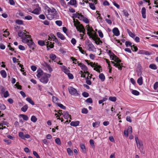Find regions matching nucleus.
I'll list each match as a JSON object with an SVG mask.
<instances>
[{
    "mask_svg": "<svg viewBox=\"0 0 158 158\" xmlns=\"http://www.w3.org/2000/svg\"><path fill=\"white\" fill-rule=\"evenodd\" d=\"M15 86H16V87H17V88L19 89H22V87L20 85H19V82H17L16 83L15 85Z\"/></svg>",
    "mask_w": 158,
    "mask_h": 158,
    "instance_id": "obj_53",
    "label": "nucleus"
},
{
    "mask_svg": "<svg viewBox=\"0 0 158 158\" xmlns=\"http://www.w3.org/2000/svg\"><path fill=\"white\" fill-rule=\"evenodd\" d=\"M53 36L54 37V40H53L57 44H59L60 42L58 40V39L56 37V36L53 35Z\"/></svg>",
    "mask_w": 158,
    "mask_h": 158,
    "instance_id": "obj_46",
    "label": "nucleus"
},
{
    "mask_svg": "<svg viewBox=\"0 0 158 158\" xmlns=\"http://www.w3.org/2000/svg\"><path fill=\"white\" fill-rule=\"evenodd\" d=\"M84 22H85V23H89V21L88 20V19L85 17H84V18L83 19V20H82Z\"/></svg>",
    "mask_w": 158,
    "mask_h": 158,
    "instance_id": "obj_59",
    "label": "nucleus"
},
{
    "mask_svg": "<svg viewBox=\"0 0 158 158\" xmlns=\"http://www.w3.org/2000/svg\"><path fill=\"white\" fill-rule=\"evenodd\" d=\"M110 57L112 60L115 61L116 60L118 57L113 53H111L110 55Z\"/></svg>",
    "mask_w": 158,
    "mask_h": 158,
    "instance_id": "obj_24",
    "label": "nucleus"
},
{
    "mask_svg": "<svg viewBox=\"0 0 158 158\" xmlns=\"http://www.w3.org/2000/svg\"><path fill=\"white\" fill-rule=\"evenodd\" d=\"M38 44L41 46H43L45 44V43L44 41L39 40L38 41Z\"/></svg>",
    "mask_w": 158,
    "mask_h": 158,
    "instance_id": "obj_44",
    "label": "nucleus"
},
{
    "mask_svg": "<svg viewBox=\"0 0 158 158\" xmlns=\"http://www.w3.org/2000/svg\"><path fill=\"white\" fill-rule=\"evenodd\" d=\"M86 101L87 102L90 103H92L93 102L92 99L90 98H89L87 99Z\"/></svg>",
    "mask_w": 158,
    "mask_h": 158,
    "instance_id": "obj_64",
    "label": "nucleus"
},
{
    "mask_svg": "<svg viewBox=\"0 0 158 158\" xmlns=\"http://www.w3.org/2000/svg\"><path fill=\"white\" fill-rule=\"evenodd\" d=\"M0 73L3 77L6 78V77L7 75L6 73L5 70H1L0 71Z\"/></svg>",
    "mask_w": 158,
    "mask_h": 158,
    "instance_id": "obj_26",
    "label": "nucleus"
},
{
    "mask_svg": "<svg viewBox=\"0 0 158 158\" xmlns=\"http://www.w3.org/2000/svg\"><path fill=\"white\" fill-rule=\"evenodd\" d=\"M46 43L47 44L46 45H47V47L48 50H49L48 47H50V48H52L54 47V44H52L51 42H47Z\"/></svg>",
    "mask_w": 158,
    "mask_h": 158,
    "instance_id": "obj_22",
    "label": "nucleus"
},
{
    "mask_svg": "<svg viewBox=\"0 0 158 158\" xmlns=\"http://www.w3.org/2000/svg\"><path fill=\"white\" fill-rule=\"evenodd\" d=\"M100 122L99 121H97L93 123H92L93 127L94 128H97L100 126Z\"/></svg>",
    "mask_w": 158,
    "mask_h": 158,
    "instance_id": "obj_23",
    "label": "nucleus"
},
{
    "mask_svg": "<svg viewBox=\"0 0 158 158\" xmlns=\"http://www.w3.org/2000/svg\"><path fill=\"white\" fill-rule=\"evenodd\" d=\"M16 23L18 24L21 25L23 24V23L22 21L21 20H16Z\"/></svg>",
    "mask_w": 158,
    "mask_h": 158,
    "instance_id": "obj_54",
    "label": "nucleus"
},
{
    "mask_svg": "<svg viewBox=\"0 0 158 158\" xmlns=\"http://www.w3.org/2000/svg\"><path fill=\"white\" fill-rule=\"evenodd\" d=\"M55 142L58 145L61 144V142L59 138H57L55 139Z\"/></svg>",
    "mask_w": 158,
    "mask_h": 158,
    "instance_id": "obj_51",
    "label": "nucleus"
},
{
    "mask_svg": "<svg viewBox=\"0 0 158 158\" xmlns=\"http://www.w3.org/2000/svg\"><path fill=\"white\" fill-rule=\"evenodd\" d=\"M63 114V116L64 118H68L69 117L70 119H71V115H69L68 112H64L63 113V114ZM71 121L70 120L69 121V122H70Z\"/></svg>",
    "mask_w": 158,
    "mask_h": 158,
    "instance_id": "obj_18",
    "label": "nucleus"
},
{
    "mask_svg": "<svg viewBox=\"0 0 158 158\" xmlns=\"http://www.w3.org/2000/svg\"><path fill=\"white\" fill-rule=\"evenodd\" d=\"M57 36L61 40H64L65 39V37L63 34L60 32H57L56 33Z\"/></svg>",
    "mask_w": 158,
    "mask_h": 158,
    "instance_id": "obj_15",
    "label": "nucleus"
},
{
    "mask_svg": "<svg viewBox=\"0 0 158 158\" xmlns=\"http://www.w3.org/2000/svg\"><path fill=\"white\" fill-rule=\"evenodd\" d=\"M4 141L7 143L8 144H10L11 143V141L9 140L6 139H4Z\"/></svg>",
    "mask_w": 158,
    "mask_h": 158,
    "instance_id": "obj_61",
    "label": "nucleus"
},
{
    "mask_svg": "<svg viewBox=\"0 0 158 158\" xmlns=\"http://www.w3.org/2000/svg\"><path fill=\"white\" fill-rule=\"evenodd\" d=\"M52 101H53L56 103V104L57 103H57V101L58 100V98L56 97H55V96H53L52 97Z\"/></svg>",
    "mask_w": 158,
    "mask_h": 158,
    "instance_id": "obj_36",
    "label": "nucleus"
},
{
    "mask_svg": "<svg viewBox=\"0 0 158 158\" xmlns=\"http://www.w3.org/2000/svg\"><path fill=\"white\" fill-rule=\"evenodd\" d=\"M111 62L114 64V66H115L116 67L118 68L119 70H122V67H123V66L121 65L120 64L115 63L114 61H111Z\"/></svg>",
    "mask_w": 158,
    "mask_h": 158,
    "instance_id": "obj_13",
    "label": "nucleus"
},
{
    "mask_svg": "<svg viewBox=\"0 0 158 158\" xmlns=\"http://www.w3.org/2000/svg\"><path fill=\"white\" fill-rule=\"evenodd\" d=\"M21 116L23 118V119L27 121L28 119V118L27 116L26 115L24 114H21Z\"/></svg>",
    "mask_w": 158,
    "mask_h": 158,
    "instance_id": "obj_41",
    "label": "nucleus"
},
{
    "mask_svg": "<svg viewBox=\"0 0 158 158\" xmlns=\"http://www.w3.org/2000/svg\"><path fill=\"white\" fill-rule=\"evenodd\" d=\"M149 67L153 69H157L156 65L154 64H151L149 65Z\"/></svg>",
    "mask_w": 158,
    "mask_h": 158,
    "instance_id": "obj_32",
    "label": "nucleus"
},
{
    "mask_svg": "<svg viewBox=\"0 0 158 158\" xmlns=\"http://www.w3.org/2000/svg\"><path fill=\"white\" fill-rule=\"evenodd\" d=\"M132 93L135 95H138L139 94V92L136 90H133Z\"/></svg>",
    "mask_w": 158,
    "mask_h": 158,
    "instance_id": "obj_42",
    "label": "nucleus"
},
{
    "mask_svg": "<svg viewBox=\"0 0 158 158\" xmlns=\"http://www.w3.org/2000/svg\"><path fill=\"white\" fill-rule=\"evenodd\" d=\"M81 112L83 114H86L88 113V110L86 108H84L82 109Z\"/></svg>",
    "mask_w": 158,
    "mask_h": 158,
    "instance_id": "obj_33",
    "label": "nucleus"
},
{
    "mask_svg": "<svg viewBox=\"0 0 158 158\" xmlns=\"http://www.w3.org/2000/svg\"><path fill=\"white\" fill-rule=\"evenodd\" d=\"M40 8L39 7L38 8L35 9L33 11H29V12L35 14L39 15L40 13Z\"/></svg>",
    "mask_w": 158,
    "mask_h": 158,
    "instance_id": "obj_14",
    "label": "nucleus"
},
{
    "mask_svg": "<svg viewBox=\"0 0 158 158\" xmlns=\"http://www.w3.org/2000/svg\"><path fill=\"white\" fill-rule=\"evenodd\" d=\"M89 7L91 9L93 10H94L95 9V7L94 5L92 3H89Z\"/></svg>",
    "mask_w": 158,
    "mask_h": 158,
    "instance_id": "obj_45",
    "label": "nucleus"
},
{
    "mask_svg": "<svg viewBox=\"0 0 158 158\" xmlns=\"http://www.w3.org/2000/svg\"><path fill=\"white\" fill-rule=\"evenodd\" d=\"M78 63V65L81 67V69L83 70L84 71V73H87L88 76H89V72L87 71L88 68L87 67L83 64L81 63H78V62H77Z\"/></svg>",
    "mask_w": 158,
    "mask_h": 158,
    "instance_id": "obj_8",
    "label": "nucleus"
},
{
    "mask_svg": "<svg viewBox=\"0 0 158 158\" xmlns=\"http://www.w3.org/2000/svg\"><path fill=\"white\" fill-rule=\"evenodd\" d=\"M51 75L47 73H44L40 79V81L44 84H46L48 81V78H49Z\"/></svg>",
    "mask_w": 158,
    "mask_h": 158,
    "instance_id": "obj_6",
    "label": "nucleus"
},
{
    "mask_svg": "<svg viewBox=\"0 0 158 158\" xmlns=\"http://www.w3.org/2000/svg\"><path fill=\"white\" fill-rule=\"evenodd\" d=\"M98 33L99 34V36L101 38H102L103 37V35L102 32V31L100 30H99L98 31Z\"/></svg>",
    "mask_w": 158,
    "mask_h": 158,
    "instance_id": "obj_52",
    "label": "nucleus"
},
{
    "mask_svg": "<svg viewBox=\"0 0 158 158\" xmlns=\"http://www.w3.org/2000/svg\"><path fill=\"white\" fill-rule=\"evenodd\" d=\"M37 119V118L34 115L32 116L31 118V121L34 123L36 122Z\"/></svg>",
    "mask_w": 158,
    "mask_h": 158,
    "instance_id": "obj_30",
    "label": "nucleus"
},
{
    "mask_svg": "<svg viewBox=\"0 0 158 158\" xmlns=\"http://www.w3.org/2000/svg\"><path fill=\"white\" fill-rule=\"evenodd\" d=\"M87 34L90 36V38H92L95 41L97 44H98L100 43H102V42L100 40V39L98 36L96 32H94V33L87 32Z\"/></svg>",
    "mask_w": 158,
    "mask_h": 158,
    "instance_id": "obj_3",
    "label": "nucleus"
},
{
    "mask_svg": "<svg viewBox=\"0 0 158 158\" xmlns=\"http://www.w3.org/2000/svg\"><path fill=\"white\" fill-rule=\"evenodd\" d=\"M132 127L129 126L128 127L127 130H125L124 132V134L125 136L127 137H128V134H131L132 132Z\"/></svg>",
    "mask_w": 158,
    "mask_h": 158,
    "instance_id": "obj_9",
    "label": "nucleus"
},
{
    "mask_svg": "<svg viewBox=\"0 0 158 158\" xmlns=\"http://www.w3.org/2000/svg\"><path fill=\"white\" fill-rule=\"evenodd\" d=\"M37 76L38 78H40L41 77L44 73L41 69H38L37 71Z\"/></svg>",
    "mask_w": 158,
    "mask_h": 158,
    "instance_id": "obj_16",
    "label": "nucleus"
},
{
    "mask_svg": "<svg viewBox=\"0 0 158 158\" xmlns=\"http://www.w3.org/2000/svg\"><path fill=\"white\" fill-rule=\"evenodd\" d=\"M85 61L87 63L88 65H90L92 67H94V69L98 73H100L101 71H102L101 67L96 64L95 63H93L92 62H89L88 60H85Z\"/></svg>",
    "mask_w": 158,
    "mask_h": 158,
    "instance_id": "obj_4",
    "label": "nucleus"
},
{
    "mask_svg": "<svg viewBox=\"0 0 158 158\" xmlns=\"http://www.w3.org/2000/svg\"><path fill=\"white\" fill-rule=\"evenodd\" d=\"M19 136L21 137L22 139H25V136L24 134L22 132H20L19 134Z\"/></svg>",
    "mask_w": 158,
    "mask_h": 158,
    "instance_id": "obj_39",
    "label": "nucleus"
},
{
    "mask_svg": "<svg viewBox=\"0 0 158 158\" xmlns=\"http://www.w3.org/2000/svg\"><path fill=\"white\" fill-rule=\"evenodd\" d=\"M55 23L59 26H60L62 25V22L60 20H57L55 22Z\"/></svg>",
    "mask_w": 158,
    "mask_h": 158,
    "instance_id": "obj_35",
    "label": "nucleus"
},
{
    "mask_svg": "<svg viewBox=\"0 0 158 158\" xmlns=\"http://www.w3.org/2000/svg\"><path fill=\"white\" fill-rule=\"evenodd\" d=\"M86 27L87 28L86 29L88 31L87 32H90V33H92V32L94 31L92 28V27H90L89 25H87L86 26Z\"/></svg>",
    "mask_w": 158,
    "mask_h": 158,
    "instance_id": "obj_25",
    "label": "nucleus"
},
{
    "mask_svg": "<svg viewBox=\"0 0 158 158\" xmlns=\"http://www.w3.org/2000/svg\"><path fill=\"white\" fill-rule=\"evenodd\" d=\"M99 78L102 81H104L105 79V76L103 74L100 73L99 75Z\"/></svg>",
    "mask_w": 158,
    "mask_h": 158,
    "instance_id": "obj_28",
    "label": "nucleus"
},
{
    "mask_svg": "<svg viewBox=\"0 0 158 158\" xmlns=\"http://www.w3.org/2000/svg\"><path fill=\"white\" fill-rule=\"evenodd\" d=\"M33 154L34 156L36 157V158H40V156L36 152L34 151H33Z\"/></svg>",
    "mask_w": 158,
    "mask_h": 158,
    "instance_id": "obj_57",
    "label": "nucleus"
},
{
    "mask_svg": "<svg viewBox=\"0 0 158 158\" xmlns=\"http://www.w3.org/2000/svg\"><path fill=\"white\" fill-rule=\"evenodd\" d=\"M158 87V82H156L154 85V88L156 89Z\"/></svg>",
    "mask_w": 158,
    "mask_h": 158,
    "instance_id": "obj_63",
    "label": "nucleus"
},
{
    "mask_svg": "<svg viewBox=\"0 0 158 158\" xmlns=\"http://www.w3.org/2000/svg\"><path fill=\"white\" fill-rule=\"evenodd\" d=\"M76 18H78L80 20H82L84 18V16L81 14L77 13L75 15Z\"/></svg>",
    "mask_w": 158,
    "mask_h": 158,
    "instance_id": "obj_17",
    "label": "nucleus"
},
{
    "mask_svg": "<svg viewBox=\"0 0 158 158\" xmlns=\"http://www.w3.org/2000/svg\"><path fill=\"white\" fill-rule=\"evenodd\" d=\"M28 109V106L26 105L21 108V110L23 112H25Z\"/></svg>",
    "mask_w": 158,
    "mask_h": 158,
    "instance_id": "obj_31",
    "label": "nucleus"
},
{
    "mask_svg": "<svg viewBox=\"0 0 158 158\" xmlns=\"http://www.w3.org/2000/svg\"><path fill=\"white\" fill-rule=\"evenodd\" d=\"M80 123L79 121H72L70 123V125L71 126L76 127L79 125Z\"/></svg>",
    "mask_w": 158,
    "mask_h": 158,
    "instance_id": "obj_21",
    "label": "nucleus"
},
{
    "mask_svg": "<svg viewBox=\"0 0 158 158\" xmlns=\"http://www.w3.org/2000/svg\"><path fill=\"white\" fill-rule=\"evenodd\" d=\"M125 45L126 47L130 46L131 47H132V44L131 42L129 41H126L125 42Z\"/></svg>",
    "mask_w": 158,
    "mask_h": 158,
    "instance_id": "obj_43",
    "label": "nucleus"
},
{
    "mask_svg": "<svg viewBox=\"0 0 158 158\" xmlns=\"http://www.w3.org/2000/svg\"><path fill=\"white\" fill-rule=\"evenodd\" d=\"M60 67L62 70L66 74L69 73V70L65 66H62Z\"/></svg>",
    "mask_w": 158,
    "mask_h": 158,
    "instance_id": "obj_19",
    "label": "nucleus"
},
{
    "mask_svg": "<svg viewBox=\"0 0 158 158\" xmlns=\"http://www.w3.org/2000/svg\"><path fill=\"white\" fill-rule=\"evenodd\" d=\"M69 93L73 95L77 96L78 94L77 90L71 86H69L68 88Z\"/></svg>",
    "mask_w": 158,
    "mask_h": 158,
    "instance_id": "obj_7",
    "label": "nucleus"
},
{
    "mask_svg": "<svg viewBox=\"0 0 158 158\" xmlns=\"http://www.w3.org/2000/svg\"><path fill=\"white\" fill-rule=\"evenodd\" d=\"M71 42L73 45H74L76 44V40L74 38H73L71 40Z\"/></svg>",
    "mask_w": 158,
    "mask_h": 158,
    "instance_id": "obj_58",
    "label": "nucleus"
},
{
    "mask_svg": "<svg viewBox=\"0 0 158 158\" xmlns=\"http://www.w3.org/2000/svg\"><path fill=\"white\" fill-rule=\"evenodd\" d=\"M69 77V79H73V75L69 73H69L67 74Z\"/></svg>",
    "mask_w": 158,
    "mask_h": 158,
    "instance_id": "obj_55",
    "label": "nucleus"
},
{
    "mask_svg": "<svg viewBox=\"0 0 158 158\" xmlns=\"http://www.w3.org/2000/svg\"><path fill=\"white\" fill-rule=\"evenodd\" d=\"M135 140L136 142L137 147L139 148L141 152L144 154V152L143 151V146L142 142L140 141L137 136L135 137Z\"/></svg>",
    "mask_w": 158,
    "mask_h": 158,
    "instance_id": "obj_5",
    "label": "nucleus"
},
{
    "mask_svg": "<svg viewBox=\"0 0 158 158\" xmlns=\"http://www.w3.org/2000/svg\"><path fill=\"white\" fill-rule=\"evenodd\" d=\"M131 49L133 51H134L136 52L138 50V48L136 46H135L134 45H132V47H131Z\"/></svg>",
    "mask_w": 158,
    "mask_h": 158,
    "instance_id": "obj_48",
    "label": "nucleus"
},
{
    "mask_svg": "<svg viewBox=\"0 0 158 158\" xmlns=\"http://www.w3.org/2000/svg\"><path fill=\"white\" fill-rule=\"evenodd\" d=\"M3 32L4 34H3V35L6 37L7 36L9 35L10 34L9 32L8 31H7L6 30L5 31H4Z\"/></svg>",
    "mask_w": 158,
    "mask_h": 158,
    "instance_id": "obj_50",
    "label": "nucleus"
},
{
    "mask_svg": "<svg viewBox=\"0 0 158 158\" xmlns=\"http://www.w3.org/2000/svg\"><path fill=\"white\" fill-rule=\"evenodd\" d=\"M87 44L88 50L89 51H94L95 48L93 44L89 41H88Z\"/></svg>",
    "mask_w": 158,
    "mask_h": 158,
    "instance_id": "obj_11",
    "label": "nucleus"
},
{
    "mask_svg": "<svg viewBox=\"0 0 158 158\" xmlns=\"http://www.w3.org/2000/svg\"><path fill=\"white\" fill-rule=\"evenodd\" d=\"M50 58L52 60H54L56 58V56L54 54H50Z\"/></svg>",
    "mask_w": 158,
    "mask_h": 158,
    "instance_id": "obj_37",
    "label": "nucleus"
},
{
    "mask_svg": "<svg viewBox=\"0 0 158 158\" xmlns=\"http://www.w3.org/2000/svg\"><path fill=\"white\" fill-rule=\"evenodd\" d=\"M26 100L31 105H34V102L32 100L31 98L29 97L27 98H26Z\"/></svg>",
    "mask_w": 158,
    "mask_h": 158,
    "instance_id": "obj_29",
    "label": "nucleus"
},
{
    "mask_svg": "<svg viewBox=\"0 0 158 158\" xmlns=\"http://www.w3.org/2000/svg\"><path fill=\"white\" fill-rule=\"evenodd\" d=\"M113 34L116 36H118L120 34L119 31L117 28H114L112 30Z\"/></svg>",
    "mask_w": 158,
    "mask_h": 158,
    "instance_id": "obj_12",
    "label": "nucleus"
},
{
    "mask_svg": "<svg viewBox=\"0 0 158 158\" xmlns=\"http://www.w3.org/2000/svg\"><path fill=\"white\" fill-rule=\"evenodd\" d=\"M4 96L5 98H7L9 95L8 92V91H6L3 93Z\"/></svg>",
    "mask_w": 158,
    "mask_h": 158,
    "instance_id": "obj_56",
    "label": "nucleus"
},
{
    "mask_svg": "<svg viewBox=\"0 0 158 158\" xmlns=\"http://www.w3.org/2000/svg\"><path fill=\"white\" fill-rule=\"evenodd\" d=\"M30 38H26V42L25 43H27V45L29 46V47L31 48L33 46V45H34V43L33 42L32 40L31 39H30Z\"/></svg>",
    "mask_w": 158,
    "mask_h": 158,
    "instance_id": "obj_10",
    "label": "nucleus"
},
{
    "mask_svg": "<svg viewBox=\"0 0 158 158\" xmlns=\"http://www.w3.org/2000/svg\"><path fill=\"white\" fill-rule=\"evenodd\" d=\"M32 19V17L30 15H27V16H26L24 17V19H26L27 20H30L31 19Z\"/></svg>",
    "mask_w": 158,
    "mask_h": 158,
    "instance_id": "obj_49",
    "label": "nucleus"
},
{
    "mask_svg": "<svg viewBox=\"0 0 158 158\" xmlns=\"http://www.w3.org/2000/svg\"><path fill=\"white\" fill-rule=\"evenodd\" d=\"M109 99L111 101L115 102L116 100V98L115 97H110L109 98Z\"/></svg>",
    "mask_w": 158,
    "mask_h": 158,
    "instance_id": "obj_47",
    "label": "nucleus"
},
{
    "mask_svg": "<svg viewBox=\"0 0 158 158\" xmlns=\"http://www.w3.org/2000/svg\"><path fill=\"white\" fill-rule=\"evenodd\" d=\"M28 32L26 31L25 30L23 31H19L18 32V36L22 39V41L23 42L25 43L26 38H30L31 35H28L27 34H28Z\"/></svg>",
    "mask_w": 158,
    "mask_h": 158,
    "instance_id": "obj_2",
    "label": "nucleus"
},
{
    "mask_svg": "<svg viewBox=\"0 0 158 158\" xmlns=\"http://www.w3.org/2000/svg\"><path fill=\"white\" fill-rule=\"evenodd\" d=\"M82 95L85 97H87L89 95V94L86 92H84L82 93Z\"/></svg>",
    "mask_w": 158,
    "mask_h": 158,
    "instance_id": "obj_60",
    "label": "nucleus"
},
{
    "mask_svg": "<svg viewBox=\"0 0 158 158\" xmlns=\"http://www.w3.org/2000/svg\"><path fill=\"white\" fill-rule=\"evenodd\" d=\"M139 85H141L143 84V78L142 77H140L139 78L137 81Z\"/></svg>",
    "mask_w": 158,
    "mask_h": 158,
    "instance_id": "obj_27",
    "label": "nucleus"
},
{
    "mask_svg": "<svg viewBox=\"0 0 158 158\" xmlns=\"http://www.w3.org/2000/svg\"><path fill=\"white\" fill-rule=\"evenodd\" d=\"M67 152L68 154L70 156H72L73 155V152L69 148L67 149Z\"/></svg>",
    "mask_w": 158,
    "mask_h": 158,
    "instance_id": "obj_34",
    "label": "nucleus"
},
{
    "mask_svg": "<svg viewBox=\"0 0 158 158\" xmlns=\"http://www.w3.org/2000/svg\"><path fill=\"white\" fill-rule=\"evenodd\" d=\"M69 3L72 5H74L76 4V0H70Z\"/></svg>",
    "mask_w": 158,
    "mask_h": 158,
    "instance_id": "obj_40",
    "label": "nucleus"
},
{
    "mask_svg": "<svg viewBox=\"0 0 158 158\" xmlns=\"http://www.w3.org/2000/svg\"><path fill=\"white\" fill-rule=\"evenodd\" d=\"M57 105L58 106L63 109L65 110L66 109V107L61 104L58 103H57Z\"/></svg>",
    "mask_w": 158,
    "mask_h": 158,
    "instance_id": "obj_38",
    "label": "nucleus"
},
{
    "mask_svg": "<svg viewBox=\"0 0 158 158\" xmlns=\"http://www.w3.org/2000/svg\"><path fill=\"white\" fill-rule=\"evenodd\" d=\"M19 48L20 50H24L25 49L24 47L22 45H19Z\"/></svg>",
    "mask_w": 158,
    "mask_h": 158,
    "instance_id": "obj_62",
    "label": "nucleus"
},
{
    "mask_svg": "<svg viewBox=\"0 0 158 158\" xmlns=\"http://www.w3.org/2000/svg\"><path fill=\"white\" fill-rule=\"evenodd\" d=\"M146 10L145 7H143L141 10V13L142 16L143 18L145 19L146 17Z\"/></svg>",
    "mask_w": 158,
    "mask_h": 158,
    "instance_id": "obj_20",
    "label": "nucleus"
},
{
    "mask_svg": "<svg viewBox=\"0 0 158 158\" xmlns=\"http://www.w3.org/2000/svg\"><path fill=\"white\" fill-rule=\"evenodd\" d=\"M73 22L74 26L76 27L78 31H79L80 32L84 33L85 29L84 27L81 24H80V22L77 20L75 19H73Z\"/></svg>",
    "mask_w": 158,
    "mask_h": 158,
    "instance_id": "obj_1",
    "label": "nucleus"
}]
</instances>
